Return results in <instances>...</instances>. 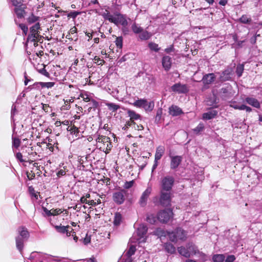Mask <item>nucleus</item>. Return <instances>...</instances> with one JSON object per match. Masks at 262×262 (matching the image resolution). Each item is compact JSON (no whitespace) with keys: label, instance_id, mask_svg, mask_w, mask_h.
Returning <instances> with one entry per match:
<instances>
[{"label":"nucleus","instance_id":"6ab92c4d","mask_svg":"<svg viewBox=\"0 0 262 262\" xmlns=\"http://www.w3.org/2000/svg\"><path fill=\"white\" fill-rule=\"evenodd\" d=\"M187 247V248L183 246L179 247L178 248V251L181 255L185 257H189L190 256V252L188 248V246Z\"/></svg>","mask_w":262,"mask_h":262},{"label":"nucleus","instance_id":"680f3d73","mask_svg":"<svg viewBox=\"0 0 262 262\" xmlns=\"http://www.w3.org/2000/svg\"><path fill=\"white\" fill-rule=\"evenodd\" d=\"M162 113V111L161 109H159L157 112V115H156V119H160L161 118V116Z\"/></svg>","mask_w":262,"mask_h":262},{"label":"nucleus","instance_id":"f8f14e48","mask_svg":"<svg viewBox=\"0 0 262 262\" xmlns=\"http://www.w3.org/2000/svg\"><path fill=\"white\" fill-rule=\"evenodd\" d=\"M54 85V82H37L34 83L33 85L31 86H29L28 89H34L38 86V85L41 86L42 88H51L53 87Z\"/></svg>","mask_w":262,"mask_h":262},{"label":"nucleus","instance_id":"7ed1b4c3","mask_svg":"<svg viewBox=\"0 0 262 262\" xmlns=\"http://www.w3.org/2000/svg\"><path fill=\"white\" fill-rule=\"evenodd\" d=\"M171 191L160 190V195L159 202L164 207H167L170 205L171 200Z\"/></svg>","mask_w":262,"mask_h":262},{"label":"nucleus","instance_id":"13d9d810","mask_svg":"<svg viewBox=\"0 0 262 262\" xmlns=\"http://www.w3.org/2000/svg\"><path fill=\"white\" fill-rule=\"evenodd\" d=\"M41 105H42V110L45 112H49V110L50 109V107L49 106V105L48 104H43V103H41Z\"/></svg>","mask_w":262,"mask_h":262},{"label":"nucleus","instance_id":"2eb2a0df","mask_svg":"<svg viewBox=\"0 0 262 262\" xmlns=\"http://www.w3.org/2000/svg\"><path fill=\"white\" fill-rule=\"evenodd\" d=\"M245 101L247 103H248L249 105H252L253 107H255L256 108H259L260 107V103L258 102V101L252 97H247L245 99Z\"/></svg>","mask_w":262,"mask_h":262},{"label":"nucleus","instance_id":"f3484780","mask_svg":"<svg viewBox=\"0 0 262 262\" xmlns=\"http://www.w3.org/2000/svg\"><path fill=\"white\" fill-rule=\"evenodd\" d=\"M18 232L19 235L21 236L20 237L24 239H27L29 237V233L27 229L24 227H19L18 229Z\"/></svg>","mask_w":262,"mask_h":262},{"label":"nucleus","instance_id":"de8ad7c7","mask_svg":"<svg viewBox=\"0 0 262 262\" xmlns=\"http://www.w3.org/2000/svg\"><path fill=\"white\" fill-rule=\"evenodd\" d=\"M94 61L98 65H103L105 61L103 59H101L99 57L95 56L94 58Z\"/></svg>","mask_w":262,"mask_h":262},{"label":"nucleus","instance_id":"a18cd8bd","mask_svg":"<svg viewBox=\"0 0 262 262\" xmlns=\"http://www.w3.org/2000/svg\"><path fill=\"white\" fill-rule=\"evenodd\" d=\"M149 48L153 51H158L159 48H158V45L155 43L150 42L148 44Z\"/></svg>","mask_w":262,"mask_h":262},{"label":"nucleus","instance_id":"cd10ccee","mask_svg":"<svg viewBox=\"0 0 262 262\" xmlns=\"http://www.w3.org/2000/svg\"><path fill=\"white\" fill-rule=\"evenodd\" d=\"M225 258L224 254H214L212 256V260L214 262H223Z\"/></svg>","mask_w":262,"mask_h":262},{"label":"nucleus","instance_id":"5701e85b","mask_svg":"<svg viewBox=\"0 0 262 262\" xmlns=\"http://www.w3.org/2000/svg\"><path fill=\"white\" fill-rule=\"evenodd\" d=\"M165 250L169 253L173 254L176 252L174 246L170 243H165L164 245Z\"/></svg>","mask_w":262,"mask_h":262},{"label":"nucleus","instance_id":"052dcab7","mask_svg":"<svg viewBox=\"0 0 262 262\" xmlns=\"http://www.w3.org/2000/svg\"><path fill=\"white\" fill-rule=\"evenodd\" d=\"M16 158L19 160L21 162H24L23 159V155L20 152H17L16 155Z\"/></svg>","mask_w":262,"mask_h":262},{"label":"nucleus","instance_id":"4d7b16f0","mask_svg":"<svg viewBox=\"0 0 262 262\" xmlns=\"http://www.w3.org/2000/svg\"><path fill=\"white\" fill-rule=\"evenodd\" d=\"M235 259V257L233 255H230L227 256L225 259L226 262H233Z\"/></svg>","mask_w":262,"mask_h":262},{"label":"nucleus","instance_id":"3c124183","mask_svg":"<svg viewBox=\"0 0 262 262\" xmlns=\"http://www.w3.org/2000/svg\"><path fill=\"white\" fill-rule=\"evenodd\" d=\"M187 246L190 252L192 251L194 254L196 253L198 249L194 245H192V244H189Z\"/></svg>","mask_w":262,"mask_h":262},{"label":"nucleus","instance_id":"f704fd0d","mask_svg":"<svg viewBox=\"0 0 262 262\" xmlns=\"http://www.w3.org/2000/svg\"><path fill=\"white\" fill-rule=\"evenodd\" d=\"M96 141L99 143H108L110 141V138L106 136L99 135L98 138L96 139Z\"/></svg>","mask_w":262,"mask_h":262},{"label":"nucleus","instance_id":"ea45409f","mask_svg":"<svg viewBox=\"0 0 262 262\" xmlns=\"http://www.w3.org/2000/svg\"><path fill=\"white\" fill-rule=\"evenodd\" d=\"M136 251V248L135 246H131L127 252L126 254L127 255L128 257H130L133 255H134Z\"/></svg>","mask_w":262,"mask_h":262},{"label":"nucleus","instance_id":"2f4dec72","mask_svg":"<svg viewBox=\"0 0 262 262\" xmlns=\"http://www.w3.org/2000/svg\"><path fill=\"white\" fill-rule=\"evenodd\" d=\"M154 107V103L153 102H148L145 100V103L144 104L143 108L146 111H151Z\"/></svg>","mask_w":262,"mask_h":262},{"label":"nucleus","instance_id":"338daca9","mask_svg":"<svg viewBox=\"0 0 262 262\" xmlns=\"http://www.w3.org/2000/svg\"><path fill=\"white\" fill-rule=\"evenodd\" d=\"M66 174V171L64 170L61 169L57 173V176L58 177L62 176Z\"/></svg>","mask_w":262,"mask_h":262},{"label":"nucleus","instance_id":"c03bdc74","mask_svg":"<svg viewBox=\"0 0 262 262\" xmlns=\"http://www.w3.org/2000/svg\"><path fill=\"white\" fill-rule=\"evenodd\" d=\"M123 39L122 37H118L116 38L115 42L117 47L122 48Z\"/></svg>","mask_w":262,"mask_h":262},{"label":"nucleus","instance_id":"20e7f679","mask_svg":"<svg viewBox=\"0 0 262 262\" xmlns=\"http://www.w3.org/2000/svg\"><path fill=\"white\" fill-rule=\"evenodd\" d=\"M147 231V227L146 225H141L138 227L137 230V235L138 236L137 238L135 237H133L131 238L132 242H135L134 239L136 238L137 242L139 243H144L146 241L145 235Z\"/></svg>","mask_w":262,"mask_h":262},{"label":"nucleus","instance_id":"864d4df0","mask_svg":"<svg viewBox=\"0 0 262 262\" xmlns=\"http://www.w3.org/2000/svg\"><path fill=\"white\" fill-rule=\"evenodd\" d=\"M13 146L16 148H18L20 144V141L18 138H13Z\"/></svg>","mask_w":262,"mask_h":262},{"label":"nucleus","instance_id":"4c0bfd02","mask_svg":"<svg viewBox=\"0 0 262 262\" xmlns=\"http://www.w3.org/2000/svg\"><path fill=\"white\" fill-rule=\"evenodd\" d=\"M204 129V126L203 123H200L195 128L193 129V132L198 134Z\"/></svg>","mask_w":262,"mask_h":262},{"label":"nucleus","instance_id":"39448f33","mask_svg":"<svg viewBox=\"0 0 262 262\" xmlns=\"http://www.w3.org/2000/svg\"><path fill=\"white\" fill-rule=\"evenodd\" d=\"M173 216V212L171 209H167L162 210L157 214L159 221L163 223L168 222Z\"/></svg>","mask_w":262,"mask_h":262},{"label":"nucleus","instance_id":"dca6fc26","mask_svg":"<svg viewBox=\"0 0 262 262\" xmlns=\"http://www.w3.org/2000/svg\"><path fill=\"white\" fill-rule=\"evenodd\" d=\"M165 151V148L162 146H158L156 149V152L155 156V159L156 161L159 160L163 155Z\"/></svg>","mask_w":262,"mask_h":262},{"label":"nucleus","instance_id":"69168bd1","mask_svg":"<svg viewBox=\"0 0 262 262\" xmlns=\"http://www.w3.org/2000/svg\"><path fill=\"white\" fill-rule=\"evenodd\" d=\"M87 204L93 206H95L97 205V203L94 200H89L88 201Z\"/></svg>","mask_w":262,"mask_h":262},{"label":"nucleus","instance_id":"473e14b6","mask_svg":"<svg viewBox=\"0 0 262 262\" xmlns=\"http://www.w3.org/2000/svg\"><path fill=\"white\" fill-rule=\"evenodd\" d=\"M106 105L108 107V110L113 112H116L120 108V106L119 105L113 103H107Z\"/></svg>","mask_w":262,"mask_h":262},{"label":"nucleus","instance_id":"9d476101","mask_svg":"<svg viewBox=\"0 0 262 262\" xmlns=\"http://www.w3.org/2000/svg\"><path fill=\"white\" fill-rule=\"evenodd\" d=\"M170 168L174 169L177 168L182 161V158L181 156H170Z\"/></svg>","mask_w":262,"mask_h":262},{"label":"nucleus","instance_id":"1a4fd4ad","mask_svg":"<svg viewBox=\"0 0 262 262\" xmlns=\"http://www.w3.org/2000/svg\"><path fill=\"white\" fill-rule=\"evenodd\" d=\"M152 189L151 187H148L142 193L140 201L139 203L141 206H144L146 204V201L150 194L151 193Z\"/></svg>","mask_w":262,"mask_h":262},{"label":"nucleus","instance_id":"6e6d98bb","mask_svg":"<svg viewBox=\"0 0 262 262\" xmlns=\"http://www.w3.org/2000/svg\"><path fill=\"white\" fill-rule=\"evenodd\" d=\"M156 232V234L158 236H166L165 231L161 229H157Z\"/></svg>","mask_w":262,"mask_h":262},{"label":"nucleus","instance_id":"c9c22d12","mask_svg":"<svg viewBox=\"0 0 262 262\" xmlns=\"http://www.w3.org/2000/svg\"><path fill=\"white\" fill-rule=\"evenodd\" d=\"M122 220V216L120 213H116L114 220V224L116 226H118L120 224Z\"/></svg>","mask_w":262,"mask_h":262},{"label":"nucleus","instance_id":"774afa93","mask_svg":"<svg viewBox=\"0 0 262 262\" xmlns=\"http://www.w3.org/2000/svg\"><path fill=\"white\" fill-rule=\"evenodd\" d=\"M173 47L171 46L169 48H166L165 49V51L167 53H169L170 52L173 51Z\"/></svg>","mask_w":262,"mask_h":262},{"label":"nucleus","instance_id":"5fc2aeb1","mask_svg":"<svg viewBox=\"0 0 262 262\" xmlns=\"http://www.w3.org/2000/svg\"><path fill=\"white\" fill-rule=\"evenodd\" d=\"M80 14V12L77 11H72L68 14V17L75 18L78 15Z\"/></svg>","mask_w":262,"mask_h":262},{"label":"nucleus","instance_id":"9b49d317","mask_svg":"<svg viewBox=\"0 0 262 262\" xmlns=\"http://www.w3.org/2000/svg\"><path fill=\"white\" fill-rule=\"evenodd\" d=\"M162 66L165 70H169L171 66V58L168 56H163L162 58Z\"/></svg>","mask_w":262,"mask_h":262},{"label":"nucleus","instance_id":"ddd939ff","mask_svg":"<svg viewBox=\"0 0 262 262\" xmlns=\"http://www.w3.org/2000/svg\"><path fill=\"white\" fill-rule=\"evenodd\" d=\"M215 76L213 73H210L204 75L202 79V81L205 84H209L214 81Z\"/></svg>","mask_w":262,"mask_h":262},{"label":"nucleus","instance_id":"58836bf2","mask_svg":"<svg viewBox=\"0 0 262 262\" xmlns=\"http://www.w3.org/2000/svg\"><path fill=\"white\" fill-rule=\"evenodd\" d=\"M38 36H36V35H34L33 34H32L30 33V34H29L28 36L27 42H35V40L37 38Z\"/></svg>","mask_w":262,"mask_h":262},{"label":"nucleus","instance_id":"4468645a","mask_svg":"<svg viewBox=\"0 0 262 262\" xmlns=\"http://www.w3.org/2000/svg\"><path fill=\"white\" fill-rule=\"evenodd\" d=\"M169 113L173 116H177L183 113V112L178 106L172 105L169 108Z\"/></svg>","mask_w":262,"mask_h":262},{"label":"nucleus","instance_id":"423d86ee","mask_svg":"<svg viewBox=\"0 0 262 262\" xmlns=\"http://www.w3.org/2000/svg\"><path fill=\"white\" fill-rule=\"evenodd\" d=\"M112 23L116 25L120 24L124 27H126L128 25L125 16L117 12L114 13Z\"/></svg>","mask_w":262,"mask_h":262},{"label":"nucleus","instance_id":"e2e57ef3","mask_svg":"<svg viewBox=\"0 0 262 262\" xmlns=\"http://www.w3.org/2000/svg\"><path fill=\"white\" fill-rule=\"evenodd\" d=\"M13 6H15L16 7L19 6V4L20 3V2H19L18 0H11Z\"/></svg>","mask_w":262,"mask_h":262},{"label":"nucleus","instance_id":"bb28decb","mask_svg":"<svg viewBox=\"0 0 262 262\" xmlns=\"http://www.w3.org/2000/svg\"><path fill=\"white\" fill-rule=\"evenodd\" d=\"M55 228L59 233L64 234L66 232H67V228H70V226H61V225L59 226L56 225L55 226Z\"/></svg>","mask_w":262,"mask_h":262},{"label":"nucleus","instance_id":"e433bc0d","mask_svg":"<svg viewBox=\"0 0 262 262\" xmlns=\"http://www.w3.org/2000/svg\"><path fill=\"white\" fill-rule=\"evenodd\" d=\"M244 70V66L243 64H239L237 65L236 69V73L238 77H241L242 75L243 72Z\"/></svg>","mask_w":262,"mask_h":262},{"label":"nucleus","instance_id":"8fccbe9b","mask_svg":"<svg viewBox=\"0 0 262 262\" xmlns=\"http://www.w3.org/2000/svg\"><path fill=\"white\" fill-rule=\"evenodd\" d=\"M38 17L32 14L28 18V21L29 23L32 24L36 22L38 20Z\"/></svg>","mask_w":262,"mask_h":262},{"label":"nucleus","instance_id":"412c9836","mask_svg":"<svg viewBox=\"0 0 262 262\" xmlns=\"http://www.w3.org/2000/svg\"><path fill=\"white\" fill-rule=\"evenodd\" d=\"M231 70L227 69L223 71L220 76V80L222 81H225L229 80L230 78Z\"/></svg>","mask_w":262,"mask_h":262},{"label":"nucleus","instance_id":"b1692460","mask_svg":"<svg viewBox=\"0 0 262 262\" xmlns=\"http://www.w3.org/2000/svg\"><path fill=\"white\" fill-rule=\"evenodd\" d=\"M45 211L48 215H56L62 212V211L60 209H52L50 210H48L47 209H45Z\"/></svg>","mask_w":262,"mask_h":262},{"label":"nucleus","instance_id":"6e6552de","mask_svg":"<svg viewBox=\"0 0 262 262\" xmlns=\"http://www.w3.org/2000/svg\"><path fill=\"white\" fill-rule=\"evenodd\" d=\"M171 90L179 94L186 93L189 91V88L186 84H183L181 83H177L171 87Z\"/></svg>","mask_w":262,"mask_h":262},{"label":"nucleus","instance_id":"f03ea898","mask_svg":"<svg viewBox=\"0 0 262 262\" xmlns=\"http://www.w3.org/2000/svg\"><path fill=\"white\" fill-rule=\"evenodd\" d=\"M174 182V179L172 176H166L162 178L161 180V189L171 191Z\"/></svg>","mask_w":262,"mask_h":262},{"label":"nucleus","instance_id":"393cba45","mask_svg":"<svg viewBox=\"0 0 262 262\" xmlns=\"http://www.w3.org/2000/svg\"><path fill=\"white\" fill-rule=\"evenodd\" d=\"M140 33V34L139 35V37L142 40H147L151 36V34L150 33L147 31H144L143 30V31Z\"/></svg>","mask_w":262,"mask_h":262},{"label":"nucleus","instance_id":"a19ab883","mask_svg":"<svg viewBox=\"0 0 262 262\" xmlns=\"http://www.w3.org/2000/svg\"><path fill=\"white\" fill-rule=\"evenodd\" d=\"M146 221L150 224H154L156 221V218L153 214H149L147 216Z\"/></svg>","mask_w":262,"mask_h":262},{"label":"nucleus","instance_id":"0eeeda50","mask_svg":"<svg viewBox=\"0 0 262 262\" xmlns=\"http://www.w3.org/2000/svg\"><path fill=\"white\" fill-rule=\"evenodd\" d=\"M127 191L124 189L116 191L113 193V200L118 204H122L125 199Z\"/></svg>","mask_w":262,"mask_h":262},{"label":"nucleus","instance_id":"bf43d9fd","mask_svg":"<svg viewBox=\"0 0 262 262\" xmlns=\"http://www.w3.org/2000/svg\"><path fill=\"white\" fill-rule=\"evenodd\" d=\"M83 243L85 244V245H86L89 243H90L91 242V237L90 236H88V235L86 234V236L85 237V238L83 239Z\"/></svg>","mask_w":262,"mask_h":262},{"label":"nucleus","instance_id":"c85d7f7f","mask_svg":"<svg viewBox=\"0 0 262 262\" xmlns=\"http://www.w3.org/2000/svg\"><path fill=\"white\" fill-rule=\"evenodd\" d=\"M127 113L130 118V120L133 121L135 120H138L140 117V116L139 114L136 113V112L132 110H128Z\"/></svg>","mask_w":262,"mask_h":262},{"label":"nucleus","instance_id":"c756f323","mask_svg":"<svg viewBox=\"0 0 262 262\" xmlns=\"http://www.w3.org/2000/svg\"><path fill=\"white\" fill-rule=\"evenodd\" d=\"M233 108L237 110H246L247 112H250L252 111V109L249 106H248L246 105L242 104L241 105H235L233 106Z\"/></svg>","mask_w":262,"mask_h":262},{"label":"nucleus","instance_id":"603ef678","mask_svg":"<svg viewBox=\"0 0 262 262\" xmlns=\"http://www.w3.org/2000/svg\"><path fill=\"white\" fill-rule=\"evenodd\" d=\"M134 183V180L130 181H128V182H126L124 183L123 187L125 189H129V188H131L133 186Z\"/></svg>","mask_w":262,"mask_h":262},{"label":"nucleus","instance_id":"0e129e2a","mask_svg":"<svg viewBox=\"0 0 262 262\" xmlns=\"http://www.w3.org/2000/svg\"><path fill=\"white\" fill-rule=\"evenodd\" d=\"M73 231V229L70 227V228H67V232H66L67 236H70L72 235L71 233H72Z\"/></svg>","mask_w":262,"mask_h":262},{"label":"nucleus","instance_id":"72a5a7b5","mask_svg":"<svg viewBox=\"0 0 262 262\" xmlns=\"http://www.w3.org/2000/svg\"><path fill=\"white\" fill-rule=\"evenodd\" d=\"M102 16L105 19L108 20L109 21L112 23L114 15H111L108 11L106 10L105 12L102 14Z\"/></svg>","mask_w":262,"mask_h":262},{"label":"nucleus","instance_id":"aec40b11","mask_svg":"<svg viewBox=\"0 0 262 262\" xmlns=\"http://www.w3.org/2000/svg\"><path fill=\"white\" fill-rule=\"evenodd\" d=\"M24 239L21 238L20 236H17L16 237V246L17 249L19 250L20 253L22 254L23 248H24Z\"/></svg>","mask_w":262,"mask_h":262},{"label":"nucleus","instance_id":"7c9ffc66","mask_svg":"<svg viewBox=\"0 0 262 262\" xmlns=\"http://www.w3.org/2000/svg\"><path fill=\"white\" fill-rule=\"evenodd\" d=\"M132 29L135 34H139L143 31V29L138 24L134 23L132 26Z\"/></svg>","mask_w":262,"mask_h":262},{"label":"nucleus","instance_id":"a878e982","mask_svg":"<svg viewBox=\"0 0 262 262\" xmlns=\"http://www.w3.org/2000/svg\"><path fill=\"white\" fill-rule=\"evenodd\" d=\"M40 29V25L39 23H36L34 26L30 28V33L36 35V36H39L38 33V30Z\"/></svg>","mask_w":262,"mask_h":262},{"label":"nucleus","instance_id":"79ce46f5","mask_svg":"<svg viewBox=\"0 0 262 262\" xmlns=\"http://www.w3.org/2000/svg\"><path fill=\"white\" fill-rule=\"evenodd\" d=\"M145 103V100L140 99L136 101L134 105L137 107H143L144 104Z\"/></svg>","mask_w":262,"mask_h":262},{"label":"nucleus","instance_id":"37998d69","mask_svg":"<svg viewBox=\"0 0 262 262\" xmlns=\"http://www.w3.org/2000/svg\"><path fill=\"white\" fill-rule=\"evenodd\" d=\"M251 19L246 15H243L240 18L239 21L243 24H249L251 21Z\"/></svg>","mask_w":262,"mask_h":262},{"label":"nucleus","instance_id":"f257e3e1","mask_svg":"<svg viewBox=\"0 0 262 262\" xmlns=\"http://www.w3.org/2000/svg\"><path fill=\"white\" fill-rule=\"evenodd\" d=\"M167 233L170 240L172 242H177L178 240L185 241L187 237L186 232L181 228H178L174 231Z\"/></svg>","mask_w":262,"mask_h":262},{"label":"nucleus","instance_id":"09e8293b","mask_svg":"<svg viewBox=\"0 0 262 262\" xmlns=\"http://www.w3.org/2000/svg\"><path fill=\"white\" fill-rule=\"evenodd\" d=\"M18 26L23 31L25 35H26L28 30L27 26L24 24H19Z\"/></svg>","mask_w":262,"mask_h":262},{"label":"nucleus","instance_id":"49530a36","mask_svg":"<svg viewBox=\"0 0 262 262\" xmlns=\"http://www.w3.org/2000/svg\"><path fill=\"white\" fill-rule=\"evenodd\" d=\"M43 68L38 70L39 73L43 75H45L46 77H49V73L46 71L45 69V66L42 64V65Z\"/></svg>","mask_w":262,"mask_h":262},{"label":"nucleus","instance_id":"4be33fe9","mask_svg":"<svg viewBox=\"0 0 262 262\" xmlns=\"http://www.w3.org/2000/svg\"><path fill=\"white\" fill-rule=\"evenodd\" d=\"M14 11L18 18H22L24 17L25 10L24 7H23V5L15 7Z\"/></svg>","mask_w":262,"mask_h":262},{"label":"nucleus","instance_id":"a211bd4d","mask_svg":"<svg viewBox=\"0 0 262 262\" xmlns=\"http://www.w3.org/2000/svg\"><path fill=\"white\" fill-rule=\"evenodd\" d=\"M217 114L215 110H211L203 115V119L205 120H210L214 118Z\"/></svg>","mask_w":262,"mask_h":262}]
</instances>
